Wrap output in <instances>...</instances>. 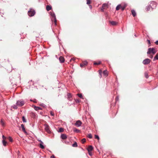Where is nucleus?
<instances>
[{
    "instance_id": "7ed1b4c3",
    "label": "nucleus",
    "mask_w": 158,
    "mask_h": 158,
    "mask_svg": "<svg viewBox=\"0 0 158 158\" xmlns=\"http://www.w3.org/2000/svg\"><path fill=\"white\" fill-rule=\"evenodd\" d=\"M156 52L155 51L154 48H150L148 49L147 53L148 54L152 53L153 55H154L156 53Z\"/></svg>"
},
{
    "instance_id": "603ef678",
    "label": "nucleus",
    "mask_w": 158,
    "mask_h": 158,
    "mask_svg": "<svg viewBox=\"0 0 158 158\" xmlns=\"http://www.w3.org/2000/svg\"><path fill=\"white\" fill-rule=\"evenodd\" d=\"M36 100H35L34 101V102H36Z\"/></svg>"
},
{
    "instance_id": "c03bdc74",
    "label": "nucleus",
    "mask_w": 158,
    "mask_h": 158,
    "mask_svg": "<svg viewBox=\"0 0 158 158\" xmlns=\"http://www.w3.org/2000/svg\"><path fill=\"white\" fill-rule=\"evenodd\" d=\"M125 8V7H122L121 6V8L122 10H124V9Z\"/></svg>"
},
{
    "instance_id": "2eb2a0df",
    "label": "nucleus",
    "mask_w": 158,
    "mask_h": 158,
    "mask_svg": "<svg viewBox=\"0 0 158 158\" xmlns=\"http://www.w3.org/2000/svg\"><path fill=\"white\" fill-rule=\"evenodd\" d=\"M52 9V7L51 6L47 5L46 7V9L47 11H49Z\"/></svg>"
},
{
    "instance_id": "09e8293b",
    "label": "nucleus",
    "mask_w": 158,
    "mask_h": 158,
    "mask_svg": "<svg viewBox=\"0 0 158 158\" xmlns=\"http://www.w3.org/2000/svg\"><path fill=\"white\" fill-rule=\"evenodd\" d=\"M89 8H90V9H91V8H92V6H91V5H89Z\"/></svg>"
},
{
    "instance_id": "4c0bfd02",
    "label": "nucleus",
    "mask_w": 158,
    "mask_h": 158,
    "mask_svg": "<svg viewBox=\"0 0 158 158\" xmlns=\"http://www.w3.org/2000/svg\"><path fill=\"white\" fill-rule=\"evenodd\" d=\"M101 62H95L94 63V65H98L100 64Z\"/></svg>"
},
{
    "instance_id": "f8f14e48",
    "label": "nucleus",
    "mask_w": 158,
    "mask_h": 158,
    "mask_svg": "<svg viewBox=\"0 0 158 158\" xmlns=\"http://www.w3.org/2000/svg\"><path fill=\"white\" fill-rule=\"evenodd\" d=\"M87 62L86 61H85L83 62L82 64H81L80 66L81 67H82L84 66V65H87Z\"/></svg>"
},
{
    "instance_id": "412c9836",
    "label": "nucleus",
    "mask_w": 158,
    "mask_h": 158,
    "mask_svg": "<svg viewBox=\"0 0 158 158\" xmlns=\"http://www.w3.org/2000/svg\"><path fill=\"white\" fill-rule=\"evenodd\" d=\"M34 109L35 110H40L41 109V108L40 107H37V106H35L34 107Z\"/></svg>"
},
{
    "instance_id": "bb28decb",
    "label": "nucleus",
    "mask_w": 158,
    "mask_h": 158,
    "mask_svg": "<svg viewBox=\"0 0 158 158\" xmlns=\"http://www.w3.org/2000/svg\"><path fill=\"white\" fill-rule=\"evenodd\" d=\"M40 147L42 149H44V147L43 145V144H40Z\"/></svg>"
},
{
    "instance_id": "c9c22d12",
    "label": "nucleus",
    "mask_w": 158,
    "mask_h": 158,
    "mask_svg": "<svg viewBox=\"0 0 158 158\" xmlns=\"http://www.w3.org/2000/svg\"><path fill=\"white\" fill-rule=\"evenodd\" d=\"M95 138L96 139H98V140L99 139V137L98 135H95Z\"/></svg>"
},
{
    "instance_id": "39448f33",
    "label": "nucleus",
    "mask_w": 158,
    "mask_h": 158,
    "mask_svg": "<svg viewBox=\"0 0 158 158\" xmlns=\"http://www.w3.org/2000/svg\"><path fill=\"white\" fill-rule=\"evenodd\" d=\"M44 126L45 127L44 129L48 133H50L51 131L49 129V126L47 124H45Z\"/></svg>"
},
{
    "instance_id": "5701e85b",
    "label": "nucleus",
    "mask_w": 158,
    "mask_h": 158,
    "mask_svg": "<svg viewBox=\"0 0 158 158\" xmlns=\"http://www.w3.org/2000/svg\"><path fill=\"white\" fill-rule=\"evenodd\" d=\"M1 125L2 126H5V123L2 119L1 121Z\"/></svg>"
},
{
    "instance_id": "393cba45",
    "label": "nucleus",
    "mask_w": 158,
    "mask_h": 158,
    "mask_svg": "<svg viewBox=\"0 0 158 158\" xmlns=\"http://www.w3.org/2000/svg\"><path fill=\"white\" fill-rule=\"evenodd\" d=\"M64 131V129L62 128H60L59 130V132H62Z\"/></svg>"
},
{
    "instance_id": "cd10ccee",
    "label": "nucleus",
    "mask_w": 158,
    "mask_h": 158,
    "mask_svg": "<svg viewBox=\"0 0 158 158\" xmlns=\"http://www.w3.org/2000/svg\"><path fill=\"white\" fill-rule=\"evenodd\" d=\"M22 120L23 121V122L25 123L26 122V120L24 116H23L22 117Z\"/></svg>"
},
{
    "instance_id": "aec40b11",
    "label": "nucleus",
    "mask_w": 158,
    "mask_h": 158,
    "mask_svg": "<svg viewBox=\"0 0 158 158\" xmlns=\"http://www.w3.org/2000/svg\"><path fill=\"white\" fill-rule=\"evenodd\" d=\"M103 74L105 76H107L108 75V72L107 70H104L103 71Z\"/></svg>"
},
{
    "instance_id": "49530a36",
    "label": "nucleus",
    "mask_w": 158,
    "mask_h": 158,
    "mask_svg": "<svg viewBox=\"0 0 158 158\" xmlns=\"http://www.w3.org/2000/svg\"><path fill=\"white\" fill-rule=\"evenodd\" d=\"M155 43L157 45H158V41H156V42H155Z\"/></svg>"
},
{
    "instance_id": "f257e3e1",
    "label": "nucleus",
    "mask_w": 158,
    "mask_h": 158,
    "mask_svg": "<svg viewBox=\"0 0 158 158\" xmlns=\"http://www.w3.org/2000/svg\"><path fill=\"white\" fill-rule=\"evenodd\" d=\"M50 14L52 18V20L53 21L54 20L55 25H56V15L55 14L52 12H50Z\"/></svg>"
},
{
    "instance_id": "473e14b6",
    "label": "nucleus",
    "mask_w": 158,
    "mask_h": 158,
    "mask_svg": "<svg viewBox=\"0 0 158 158\" xmlns=\"http://www.w3.org/2000/svg\"><path fill=\"white\" fill-rule=\"evenodd\" d=\"M145 77L146 78H148V74L147 73H145Z\"/></svg>"
},
{
    "instance_id": "72a5a7b5",
    "label": "nucleus",
    "mask_w": 158,
    "mask_h": 158,
    "mask_svg": "<svg viewBox=\"0 0 158 158\" xmlns=\"http://www.w3.org/2000/svg\"><path fill=\"white\" fill-rule=\"evenodd\" d=\"M85 141H86V139H85V138L81 140L82 143H84L85 142Z\"/></svg>"
},
{
    "instance_id": "f03ea898",
    "label": "nucleus",
    "mask_w": 158,
    "mask_h": 158,
    "mask_svg": "<svg viewBox=\"0 0 158 158\" xmlns=\"http://www.w3.org/2000/svg\"><path fill=\"white\" fill-rule=\"evenodd\" d=\"M35 10L32 9H30L28 12V15L30 17L33 16L35 15Z\"/></svg>"
},
{
    "instance_id": "9b49d317",
    "label": "nucleus",
    "mask_w": 158,
    "mask_h": 158,
    "mask_svg": "<svg viewBox=\"0 0 158 158\" xmlns=\"http://www.w3.org/2000/svg\"><path fill=\"white\" fill-rule=\"evenodd\" d=\"M21 127L22 128V130H23V131L26 134H27V131H26V130H25V127H24V126L23 125V124H22L21 125Z\"/></svg>"
},
{
    "instance_id": "a878e982",
    "label": "nucleus",
    "mask_w": 158,
    "mask_h": 158,
    "mask_svg": "<svg viewBox=\"0 0 158 158\" xmlns=\"http://www.w3.org/2000/svg\"><path fill=\"white\" fill-rule=\"evenodd\" d=\"M72 146L73 147H77V142H75L72 145Z\"/></svg>"
},
{
    "instance_id": "9d476101",
    "label": "nucleus",
    "mask_w": 158,
    "mask_h": 158,
    "mask_svg": "<svg viewBox=\"0 0 158 158\" xmlns=\"http://www.w3.org/2000/svg\"><path fill=\"white\" fill-rule=\"evenodd\" d=\"M59 60L60 63H63L64 61V59L63 57L62 56H60L59 58Z\"/></svg>"
},
{
    "instance_id": "3c124183",
    "label": "nucleus",
    "mask_w": 158,
    "mask_h": 158,
    "mask_svg": "<svg viewBox=\"0 0 158 158\" xmlns=\"http://www.w3.org/2000/svg\"><path fill=\"white\" fill-rule=\"evenodd\" d=\"M99 73H100V77H102V76H101V73H100V72H99Z\"/></svg>"
},
{
    "instance_id": "de8ad7c7",
    "label": "nucleus",
    "mask_w": 158,
    "mask_h": 158,
    "mask_svg": "<svg viewBox=\"0 0 158 158\" xmlns=\"http://www.w3.org/2000/svg\"><path fill=\"white\" fill-rule=\"evenodd\" d=\"M150 57L151 58H153V56L152 55H150Z\"/></svg>"
},
{
    "instance_id": "b1692460",
    "label": "nucleus",
    "mask_w": 158,
    "mask_h": 158,
    "mask_svg": "<svg viewBox=\"0 0 158 158\" xmlns=\"http://www.w3.org/2000/svg\"><path fill=\"white\" fill-rule=\"evenodd\" d=\"M2 142L3 145L4 146H6V144L7 143L6 142V141L4 140H3L2 141Z\"/></svg>"
},
{
    "instance_id": "8fccbe9b",
    "label": "nucleus",
    "mask_w": 158,
    "mask_h": 158,
    "mask_svg": "<svg viewBox=\"0 0 158 158\" xmlns=\"http://www.w3.org/2000/svg\"><path fill=\"white\" fill-rule=\"evenodd\" d=\"M40 144H44V143H43L42 142V141H41V142H40Z\"/></svg>"
},
{
    "instance_id": "37998d69",
    "label": "nucleus",
    "mask_w": 158,
    "mask_h": 158,
    "mask_svg": "<svg viewBox=\"0 0 158 158\" xmlns=\"http://www.w3.org/2000/svg\"><path fill=\"white\" fill-rule=\"evenodd\" d=\"M2 139H3V140H4L6 139V137L3 135L2 136Z\"/></svg>"
},
{
    "instance_id": "5fc2aeb1",
    "label": "nucleus",
    "mask_w": 158,
    "mask_h": 158,
    "mask_svg": "<svg viewBox=\"0 0 158 158\" xmlns=\"http://www.w3.org/2000/svg\"><path fill=\"white\" fill-rule=\"evenodd\" d=\"M73 60V59H71V60Z\"/></svg>"
},
{
    "instance_id": "864d4df0",
    "label": "nucleus",
    "mask_w": 158,
    "mask_h": 158,
    "mask_svg": "<svg viewBox=\"0 0 158 158\" xmlns=\"http://www.w3.org/2000/svg\"><path fill=\"white\" fill-rule=\"evenodd\" d=\"M38 141H39L40 142L41 141H41V140H38Z\"/></svg>"
},
{
    "instance_id": "e433bc0d",
    "label": "nucleus",
    "mask_w": 158,
    "mask_h": 158,
    "mask_svg": "<svg viewBox=\"0 0 158 158\" xmlns=\"http://www.w3.org/2000/svg\"><path fill=\"white\" fill-rule=\"evenodd\" d=\"M9 140V141L11 142H12L13 141V139H12V138L10 137H9L8 138Z\"/></svg>"
},
{
    "instance_id": "6ab92c4d",
    "label": "nucleus",
    "mask_w": 158,
    "mask_h": 158,
    "mask_svg": "<svg viewBox=\"0 0 158 158\" xmlns=\"http://www.w3.org/2000/svg\"><path fill=\"white\" fill-rule=\"evenodd\" d=\"M121 7V6L120 5H118L116 7V9L117 10H118Z\"/></svg>"
},
{
    "instance_id": "1a4fd4ad",
    "label": "nucleus",
    "mask_w": 158,
    "mask_h": 158,
    "mask_svg": "<svg viewBox=\"0 0 158 158\" xmlns=\"http://www.w3.org/2000/svg\"><path fill=\"white\" fill-rule=\"evenodd\" d=\"M108 7V5L107 4L104 3L103 4L101 10L102 11H103L104 9L106 8H107Z\"/></svg>"
},
{
    "instance_id": "423d86ee",
    "label": "nucleus",
    "mask_w": 158,
    "mask_h": 158,
    "mask_svg": "<svg viewBox=\"0 0 158 158\" xmlns=\"http://www.w3.org/2000/svg\"><path fill=\"white\" fill-rule=\"evenodd\" d=\"M149 6L152 9L155 8L156 6V3L155 2H151Z\"/></svg>"
},
{
    "instance_id": "79ce46f5",
    "label": "nucleus",
    "mask_w": 158,
    "mask_h": 158,
    "mask_svg": "<svg viewBox=\"0 0 158 158\" xmlns=\"http://www.w3.org/2000/svg\"><path fill=\"white\" fill-rule=\"evenodd\" d=\"M89 152V155H90L91 156L92 155V154L91 152Z\"/></svg>"
},
{
    "instance_id": "a18cd8bd",
    "label": "nucleus",
    "mask_w": 158,
    "mask_h": 158,
    "mask_svg": "<svg viewBox=\"0 0 158 158\" xmlns=\"http://www.w3.org/2000/svg\"><path fill=\"white\" fill-rule=\"evenodd\" d=\"M51 158H55V157L54 155H52L51 156Z\"/></svg>"
},
{
    "instance_id": "20e7f679",
    "label": "nucleus",
    "mask_w": 158,
    "mask_h": 158,
    "mask_svg": "<svg viewBox=\"0 0 158 158\" xmlns=\"http://www.w3.org/2000/svg\"><path fill=\"white\" fill-rule=\"evenodd\" d=\"M24 104V102L23 101H18L16 104L18 106H23Z\"/></svg>"
},
{
    "instance_id": "ddd939ff",
    "label": "nucleus",
    "mask_w": 158,
    "mask_h": 158,
    "mask_svg": "<svg viewBox=\"0 0 158 158\" xmlns=\"http://www.w3.org/2000/svg\"><path fill=\"white\" fill-rule=\"evenodd\" d=\"M93 149V147L92 146H89L87 148V150L88 152H91Z\"/></svg>"
},
{
    "instance_id": "f704fd0d",
    "label": "nucleus",
    "mask_w": 158,
    "mask_h": 158,
    "mask_svg": "<svg viewBox=\"0 0 158 158\" xmlns=\"http://www.w3.org/2000/svg\"><path fill=\"white\" fill-rule=\"evenodd\" d=\"M150 8L151 7L150 6H147L146 7V10L147 11H148V10H150Z\"/></svg>"
},
{
    "instance_id": "dca6fc26",
    "label": "nucleus",
    "mask_w": 158,
    "mask_h": 158,
    "mask_svg": "<svg viewBox=\"0 0 158 158\" xmlns=\"http://www.w3.org/2000/svg\"><path fill=\"white\" fill-rule=\"evenodd\" d=\"M131 13L134 17H135L136 15V13L134 10H131Z\"/></svg>"
},
{
    "instance_id": "f3484780",
    "label": "nucleus",
    "mask_w": 158,
    "mask_h": 158,
    "mask_svg": "<svg viewBox=\"0 0 158 158\" xmlns=\"http://www.w3.org/2000/svg\"><path fill=\"white\" fill-rule=\"evenodd\" d=\"M110 23L113 25H115L117 24V23L114 21H110Z\"/></svg>"
},
{
    "instance_id": "2f4dec72",
    "label": "nucleus",
    "mask_w": 158,
    "mask_h": 158,
    "mask_svg": "<svg viewBox=\"0 0 158 158\" xmlns=\"http://www.w3.org/2000/svg\"><path fill=\"white\" fill-rule=\"evenodd\" d=\"M77 95L78 96V97H79L81 98H82V95L81 94H77Z\"/></svg>"
},
{
    "instance_id": "c756f323",
    "label": "nucleus",
    "mask_w": 158,
    "mask_h": 158,
    "mask_svg": "<svg viewBox=\"0 0 158 158\" xmlns=\"http://www.w3.org/2000/svg\"><path fill=\"white\" fill-rule=\"evenodd\" d=\"M154 60H158V54H156L154 58Z\"/></svg>"
},
{
    "instance_id": "58836bf2",
    "label": "nucleus",
    "mask_w": 158,
    "mask_h": 158,
    "mask_svg": "<svg viewBox=\"0 0 158 158\" xmlns=\"http://www.w3.org/2000/svg\"><path fill=\"white\" fill-rule=\"evenodd\" d=\"M90 3V0H87V4H89Z\"/></svg>"
},
{
    "instance_id": "ea45409f",
    "label": "nucleus",
    "mask_w": 158,
    "mask_h": 158,
    "mask_svg": "<svg viewBox=\"0 0 158 158\" xmlns=\"http://www.w3.org/2000/svg\"><path fill=\"white\" fill-rule=\"evenodd\" d=\"M50 113L51 114V115H52V116H54V114L53 113L52 111H51L50 112Z\"/></svg>"
},
{
    "instance_id": "4468645a",
    "label": "nucleus",
    "mask_w": 158,
    "mask_h": 158,
    "mask_svg": "<svg viewBox=\"0 0 158 158\" xmlns=\"http://www.w3.org/2000/svg\"><path fill=\"white\" fill-rule=\"evenodd\" d=\"M61 139H64L67 138V136L66 135L64 134H63L61 135Z\"/></svg>"
},
{
    "instance_id": "6e6552de",
    "label": "nucleus",
    "mask_w": 158,
    "mask_h": 158,
    "mask_svg": "<svg viewBox=\"0 0 158 158\" xmlns=\"http://www.w3.org/2000/svg\"><path fill=\"white\" fill-rule=\"evenodd\" d=\"M81 122L80 120H78L75 123V125L77 127H79L81 126Z\"/></svg>"
},
{
    "instance_id": "4be33fe9",
    "label": "nucleus",
    "mask_w": 158,
    "mask_h": 158,
    "mask_svg": "<svg viewBox=\"0 0 158 158\" xmlns=\"http://www.w3.org/2000/svg\"><path fill=\"white\" fill-rule=\"evenodd\" d=\"M67 96L69 100H71L70 98L72 97L71 94L69 93H68L67 94Z\"/></svg>"
},
{
    "instance_id": "0eeeda50",
    "label": "nucleus",
    "mask_w": 158,
    "mask_h": 158,
    "mask_svg": "<svg viewBox=\"0 0 158 158\" xmlns=\"http://www.w3.org/2000/svg\"><path fill=\"white\" fill-rule=\"evenodd\" d=\"M151 61L148 58H147L144 60L143 61V63L144 64L146 65L149 64Z\"/></svg>"
},
{
    "instance_id": "7c9ffc66",
    "label": "nucleus",
    "mask_w": 158,
    "mask_h": 158,
    "mask_svg": "<svg viewBox=\"0 0 158 158\" xmlns=\"http://www.w3.org/2000/svg\"><path fill=\"white\" fill-rule=\"evenodd\" d=\"M88 137L89 138H90V139H91L92 138V136L91 135V134H89L88 135Z\"/></svg>"
},
{
    "instance_id": "a211bd4d",
    "label": "nucleus",
    "mask_w": 158,
    "mask_h": 158,
    "mask_svg": "<svg viewBox=\"0 0 158 158\" xmlns=\"http://www.w3.org/2000/svg\"><path fill=\"white\" fill-rule=\"evenodd\" d=\"M73 131L74 132H76L77 133H78L80 132V130L76 128H73Z\"/></svg>"
},
{
    "instance_id": "c85d7f7f",
    "label": "nucleus",
    "mask_w": 158,
    "mask_h": 158,
    "mask_svg": "<svg viewBox=\"0 0 158 158\" xmlns=\"http://www.w3.org/2000/svg\"><path fill=\"white\" fill-rule=\"evenodd\" d=\"M12 107L14 109H16L17 108V106L14 105L12 106Z\"/></svg>"
},
{
    "instance_id": "a19ab883",
    "label": "nucleus",
    "mask_w": 158,
    "mask_h": 158,
    "mask_svg": "<svg viewBox=\"0 0 158 158\" xmlns=\"http://www.w3.org/2000/svg\"><path fill=\"white\" fill-rule=\"evenodd\" d=\"M147 41L148 42V44H151V42H150V40H148Z\"/></svg>"
}]
</instances>
